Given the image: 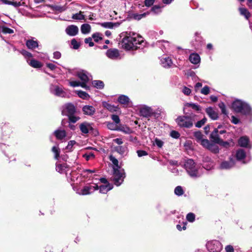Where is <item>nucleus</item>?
<instances>
[{"mask_svg": "<svg viewBox=\"0 0 252 252\" xmlns=\"http://www.w3.org/2000/svg\"><path fill=\"white\" fill-rule=\"evenodd\" d=\"M154 145H157L158 148H161L163 145V142L159 139L156 138L155 139Z\"/></svg>", "mask_w": 252, "mask_h": 252, "instance_id": "49", "label": "nucleus"}, {"mask_svg": "<svg viewBox=\"0 0 252 252\" xmlns=\"http://www.w3.org/2000/svg\"><path fill=\"white\" fill-rule=\"evenodd\" d=\"M234 161L232 159H230L229 161H224L221 162L220 168L223 169H229L234 165Z\"/></svg>", "mask_w": 252, "mask_h": 252, "instance_id": "15", "label": "nucleus"}, {"mask_svg": "<svg viewBox=\"0 0 252 252\" xmlns=\"http://www.w3.org/2000/svg\"><path fill=\"white\" fill-rule=\"evenodd\" d=\"M184 167L189 175L192 178L199 177L201 173L199 171V167L191 159L187 160L184 164Z\"/></svg>", "mask_w": 252, "mask_h": 252, "instance_id": "2", "label": "nucleus"}, {"mask_svg": "<svg viewBox=\"0 0 252 252\" xmlns=\"http://www.w3.org/2000/svg\"><path fill=\"white\" fill-rule=\"evenodd\" d=\"M112 120L114 121L115 124L117 125L120 124V119L119 116L117 115H112L111 116Z\"/></svg>", "mask_w": 252, "mask_h": 252, "instance_id": "53", "label": "nucleus"}, {"mask_svg": "<svg viewBox=\"0 0 252 252\" xmlns=\"http://www.w3.org/2000/svg\"><path fill=\"white\" fill-rule=\"evenodd\" d=\"M232 108L236 112L245 115H249L251 112V107L246 103L240 100H236L232 103Z\"/></svg>", "mask_w": 252, "mask_h": 252, "instance_id": "4", "label": "nucleus"}, {"mask_svg": "<svg viewBox=\"0 0 252 252\" xmlns=\"http://www.w3.org/2000/svg\"><path fill=\"white\" fill-rule=\"evenodd\" d=\"M161 65L165 68L170 67L172 64L171 59L169 57H163L160 60Z\"/></svg>", "mask_w": 252, "mask_h": 252, "instance_id": "17", "label": "nucleus"}, {"mask_svg": "<svg viewBox=\"0 0 252 252\" xmlns=\"http://www.w3.org/2000/svg\"><path fill=\"white\" fill-rule=\"evenodd\" d=\"M1 2L5 4L12 5L15 7L20 6L21 4L20 1H14V0H1Z\"/></svg>", "mask_w": 252, "mask_h": 252, "instance_id": "28", "label": "nucleus"}, {"mask_svg": "<svg viewBox=\"0 0 252 252\" xmlns=\"http://www.w3.org/2000/svg\"><path fill=\"white\" fill-rule=\"evenodd\" d=\"M52 151L55 154V158L56 159H58L60 156V149L56 146L53 147L52 149Z\"/></svg>", "mask_w": 252, "mask_h": 252, "instance_id": "42", "label": "nucleus"}, {"mask_svg": "<svg viewBox=\"0 0 252 252\" xmlns=\"http://www.w3.org/2000/svg\"><path fill=\"white\" fill-rule=\"evenodd\" d=\"M113 188L112 185H110V184H108L105 185H102L98 188L99 189V192L102 193H106L108 191L111 190Z\"/></svg>", "mask_w": 252, "mask_h": 252, "instance_id": "25", "label": "nucleus"}, {"mask_svg": "<svg viewBox=\"0 0 252 252\" xmlns=\"http://www.w3.org/2000/svg\"><path fill=\"white\" fill-rule=\"evenodd\" d=\"M50 90L52 94L58 96L64 97L66 95L63 88L57 85H52L50 86Z\"/></svg>", "mask_w": 252, "mask_h": 252, "instance_id": "8", "label": "nucleus"}, {"mask_svg": "<svg viewBox=\"0 0 252 252\" xmlns=\"http://www.w3.org/2000/svg\"><path fill=\"white\" fill-rule=\"evenodd\" d=\"M77 76L81 80V87L87 89L89 87L87 83L90 80L92 79V76L89 72L84 70L78 71L77 73Z\"/></svg>", "mask_w": 252, "mask_h": 252, "instance_id": "5", "label": "nucleus"}, {"mask_svg": "<svg viewBox=\"0 0 252 252\" xmlns=\"http://www.w3.org/2000/svg\"><path fill=\"white\" fill-rule=\"evenodd\" d=\"M106 55L108 58L112 60H117L120 56L119 50L114 48L108 49L106 51Z\"/></svg>", "mask_w": 252, "mask_h": 252, "instance_id": "11", "label": "nucleus"}, {"mask_svg": "<svg viewBox=\"0 0 252 252\" xmlns=\"http://www.w3.org/2000/svg\"><path fill=\"white\" fill-rule=\"evenodd\" d=\"M186 107H191L195 111H199L201 109L199 105L193 103H187L185 104Z\"/></svg>", "mask_w": 252, "mask_h": 252, "instance_id": "35", "label": "nucleus"}, {"mask_svg": "<svg viewBox=\"0 0 252 252\" xmlns=\"http://www.w3.org/2000/svg\"><path fill=\"white\" fill-rule=\"evenodd\" d=\"M209 92H210V89L207 86H204L201 90V93L203 94H205V95H207L208 94H209Z\"/></svg>", "mask_w": 252, "mask_h": 252, "instance_id": "57", "label": "nucleus"}, {"mask_svg": "<svg viewBox=\"0 0 252 252\" xmlns=\"http://www.w3.org/2000/svg\"><path fill=\"white\" fill-rule=\"evenodd\" d=\"M69 85L73 87H78V86L81 87V82H80L79 81H70V82H69Z\"/></svg>", "mask_w": 252, "mask_h": 252, "instance_id": "59", "label": "nucleus"}, {"mask_svg": "<svg viewBox=\"0 0 252 252\" xmlns=\"http://www.w3.org/2000/svg\"><path fill=\"white\" fill-rule=\"evenodd\" d=\"M194 136L196 138L197 142L199 143L200 141L203 139V134L200 131H196L194 133Z\"/></svg>", "mask_w": 252, "mask_h": 252, "instance_id": "44", "label": "nucleus"}, {"mask_svg": "<svg viewBox=\"0 0 252 252\" xmlns=\"http://www.w3.org/2000/svg\"><path fill=\"white\" fill-rule=\"evenodd\" d=\"M68 117L69 122H72L73 123H76L80 119V118L79 117L75 116L74 114L69 115Z\"/></svg>", "mask_w": 252, "mask_h": 252, "instance_id": "45", "label": "nucleus"}, {"mask_svg": "<svg viewBox=\"0 0 252 252\" xmlns=\"http://www.w3.org/2000/svg\"><path fill=\"white\" fill-rule=\"evenodd\" d=\"M82 110L85 115L92 116L94 115L95 112V109L91 105H85L83 108Z\"/></svg>", "mask_w": 252, "mask_h": 252, "instance_id": "16", "label": "nucleus"}, {"mask_svg": "<svg viewBox=\"0 0 252 252\" xmlns=\"http://www.w3.org/2000/svg\"><path fill=\"white\" fill-rule=\"evenodd\" d=\"M203 147L208 148V147L209 146V145L210 144V141L206 139H202L200 142H199Z\"/></svg>", "mask_w": 252, "mask_h": 252, "instance_id": "48", "label": "nucleus"}, {"mask_svg": "<svg viewBox=\"0 0 252 252\" xmlns=\"http://www.w3.org/2000/svg\"><path fill=\"white\" fill-rule=\"evenodd\" d=\"M107 126L108 128L110 130L118 131L119 126L115 124H114L112 122H107Z\"/></svg>", "mask_w": 252, "mask_h": 252, "instance_id": "40", "label": "nucleus"}, {"mask_svg": "<svg viewBox=\"0 0 252 252\" xmlns=\"http://www.w3.org/2000/svg\"><path fill=\"white\" fill-rule=\"evenodd\" d=\"M206 247L210 252H220L222 250L221 243L217 240H213L208 242Z\"/></svg>", "mask_w": 252, "mask_h": 252, "instance_id": "7", "label": "nucleus"}, {"mask_svg": "<svg viewBox=\"0 0 252 252\" xmlns=\"http://www.w3.org/2000/svg\"><path fill=\"white\" fill-rule=\"evenodd\" d=\"M207 149L214 153H218L219 152L218 146L211 143Z\"/></svg>", "mask_w": 252, "mask_h": 252, "instance_id": "37", "label": "nucleus"}, {"mask_svg": "<svg viewBox=\"0 0 252 252\" xmlns=\"http://www.w3.org/2000/svg\"><path fill=\"white\" fill-rule=\"evenodd\" d=\"M206 118H204L201 120L198 121L195 124L196 127H201L203 125L205 124V123L206 122Z\"/></svg>", "mask_w": 252, "mask_h": 252, "instance_id": "52", "label": "nucleus"}, {"mask_svg": "<svg viewBox=\"0 0 252 252\" xmlns=\"http://www.w3.org/2000/svg\"><path fill=\"white\" fill-rule=\"evenodd\" d=\"M30 65L34 68H40L42 67V63L38 61L32 59L30 61Z\"/></svg>", "mask_w": 252, "mask_h": 252, "instance_id": "32", "label": "nucleus"}, {"mask_svg": "<svg viewBox=\"0 0 252 252\" xmlns=\"http://www.w3.org/2000/svg\"><path fill=\"white\" fill-rule=\"evenodd\" d=\"M118 101L122 104L127 105L129 102V99L126 95H121L119 97Z\"/></svg>", "mask_w": 252, "mask_h": 252, "instance_id": "27", "label": "nucleus"}, {"mask_svg": "<svg viewBox=\"0 0 252 252\" xmlns=\"http://www.w3.org/2000/svg\"><path fill=\"white\" fill-rule=\"evenodd\" d=\"M66 168V166L65 164H57L56 166V170L59 172L62 173L63 170Z\"/></svg>", "mask_w": 252, "mask_h": 252, "instance_id": "46", "label": "nucleus"}, {"mask_svg": "<svg viewBox=\"0 0 252 252\" xmlns=\"http://www.w3.org/2000/svg\"><path fill=\"white\" fill-rule=\"evenodd\" d=\"M190 62L193 64H197L200 62L199 56L196 53L191 54L189 57Z\"/></svg>", "mask_w": 252, "mask_h": 252, "instance_id": "21", "label": "nucleus"}, {"mask_svg": "<svg viewBox=\"0 0 252 252\" xmlns=\"http://www.w3.org/2000/svg\"><path fill=\"white\" fill-rule=\"evenodd\" d=\"M116 151L121 154H124L126 152V148L123 146L116 147Z\"/></svg>", "mask_w": 252, "mask_h": 252, "instance_id": "61", "label": "nucleus"}, {"mask_svg": "<svg viewBox=\"0 0 252 252\" xmlns=\"http://www.w3.org/2000/svg\"><path fill=\"white\" fill-rule=\"evenodd\" d=\"M170 135L174 138L177 139L180 137V134L176 130H172L170 132Z\"/></svg>", "mask_w": 252, "mask_h": 252, "instance_id": "54", "label": "nucleus"}, {"mask_svg": "<svg viewBox=\"0 0 252 252\" xmlns=\"http://www.w3.org/2000/svg\"><path fill=\"white\" fill-rule=\"evenodd\" d=\"M238 144L241 147H247L249 145V138L246 136H242L239 139Z\"/></svg>", "mask_w": 252, "mask_h": 252, "instance_id": "19", "label": "nucleus"}, {"mask_svg": "<svg viewBox=\"0 0 252 252\" xmlns=\"http://www.w3.org/2000/svg\"><path fill=\"white\" fill-rule=\"evenodd\" d=\"M75 112L76 109L74 105L70 103H68L64 105L63 109L62 111V114L68 116L74 114Z\"/></svg>", "mask_w": 252, "mask_h": 252, "instance_id": "10", "label": "nucleus"}, {"mask_svg": "<svg viewBox=\"0 0 252 252\" xmlns=\"http://www.w3.org/2000/svg\"><path fill=\"white\" fill-rule=\"evenodd\" d=\"M219 106L221 110V112L223 114L226 115L227 114V113H226V111L225 110V104H224V103L221 102V103H219Z\"/></svg>", "mask_w": 252, "mask_h": 252, "instance_id": "64", "label": "nucleus"}, {"mask_svg": "<svg viewBox=\"0 0 252 252\" xmlns=\"http://www.w3.org/2000/svg\"><path fill=\"white\" fill-rule=\"evenodd\" d=\"M149 12H145L142 14L134 13L133 14L132 16L135 20H139L142 18L145 17L147 15H149Z\"/></svg>", "mask_w": 252, "mask_h": 252, "instance_id": "33", "label": "nucleus"}, {"mask_svg": "<svg viewBox=\"0 0 252 252\" xmlns=\"http://www.w3.org/2000/svg\"><path fill=\"white\" fill-rule=\"evenodd\" d=\"M92 84L95 88L98 89H102L104 86V83L100 80H94L92 82Z\"/></svg>", "mask_w": 252, "mask_h": 252, "instance_id": "31", "label": "nucleus"}, {"mask_svg": "<svg viewBox=\"0 0 252 252\" xmlns=\"http://www.w3.org/2000/svg\"><path fill=\"white\" fill-rule=\"evenodd\" d=\"M85 43L86 44H89V45L90 47H93L94 45V42H93L92 38L91 37L85 38Z\"/></svg>", "mask_w": 252, "mask_h": 252, "instance_id": "63", "label": "nucleus"}, {"mask_svg": "<svg viewBox=\"0 0 252 252\" xmlns=\"http://www.w3.org/2000/svg\"><path fill=\"white\" fill-rule=\"evenodd\" d=\"M144 42L143 38L136 33L126 32L121 41L123 48L127 50H135Z\"/></svg>", "mask_w": 252, "mask_h": 252, "instance_id": "1", "label": "nucleus"}, {"mask_svg": "<svg viewBox=\"0 0 252 252\" xmlns=\"http://www.w3.org/2000/svg\"><path fill=\"white\" fill-rule=\"evenodd\" d=\"M114 25L115 24L112 22H104L101 24L102 27L109 29L113 28Z\"/></svg>", "mask_w": 252, "mask_h": 252, "instance_id": "51", "label": "nucleus"}, {"mask_svg": "<svg viewBox=\"0 0 252 252\" xmlns=\"http://www.w3.org/2000/svg\"><path fill=\"white\" fill-rule=\"evenodd\" d=\"M118 131H121L125 134H130L132 132V130L129 127L125 126H119Z\"/></svg>", "mask_w": 252, "mask_h": 252, "instance_id": "29", "label": "nucleus"}, {"mask_svg": "<svg viewBox=\"0 0 252 252\" xmlns=\"http://www.w3.org/2000/svg\"><path fill=\"white\" fill-rule=\"evenodd\" d=\"M113 177L114 184L116 186H119L123 183L125 175L123 171H121L118 169L113 168Z\"/></svg>", "mask_w": 252, "mask_h": 252, "instance_id": "6", "label": "nucleus"}, {"mask_svg": "<svg viewBox=\"0 0 252 252\" xmlns=\"http://www.w3.org/2000/svg\"><path fill=\"white\" fill-rule=\"evenodd\" d=\"M206 112L213 120H217L218 118V113L211 107L206 108Z\"/></svg>", "mask_w": 252, "mask_h": 252, "instance_id": "20", "label": "nucleus"}, {"mask_svg": "<svg viewBox=\"0 0 252 252\" xmlns=\"http://www.w3.org/2000/svg\"><path fill=\"white\" fill-rule=\"evenodd\" d=\"M109 159L110 161L113 163L114 165L115 166L113 168H115L116 169H118L120 168L119 165V161L118 160L113 156H110L109 157Z\"/></svg>", "mask_w": 252, "mask_h": 252, "instance_id": "39", "label": "nucleus"}, {"mask_svg": "<svg viewBox=\"0 0 252 252\" xmlns=\"http://www.w3.org/2000/svg\"><path fill=\"white\" fill-rule=\"evenodd\" d=\"M239 11L241 15H244L247 19L250 17V13L245 8H239Z\"/></svg>", "mask_w": 252, "mask_h": 252, "instance_id": "36", "label": "nucleus"}, {"mask_svg": "<svg viewBox=\"0 0 252 252\" xmlns=\"http://www.w3.org/2000/svg\"><path fill=\"white\" fill-rule=\"evenodd\" d=\"M75 144H76V142L75 141H74V140L70 141L68 142V145L66 147V149L68 150V151H71L73 146Z\"/></svg>", "mask_w": 252, "mask_h": 252, "instance_id": "60", "label": "nucleus"}, {"mask_svg": "<svg viewBox=\"0 0 252 252\" xmlns=\"http://www.w3.org/2000/svg\"><path fill=\"white\" fill-rule=\"evenodd\" d=\"M236 157L238 160L244 159L246 157V153L243 149H239L236 154Z\"/></svg>", "mask_w": 252, "mask_h": 252, "instance_id": "30", "label": "nucleus"}, {"mask_svg": "<svg viewBox=\"0 0 252 252\" xmlns=\"http://www.w3.org/2000/svg\"><path fill=\"white\" fill-rule=\"evenodd\" d=\"M52 8L56 11H59L60 12H63L65 10L66 8L64 6H61L59 5H53L51 6Z\"/></svg>", "mask_w": 252, "mask_h": 252, "instance_id": "47", "label": "nucleus"}, {"mask_svg": "<svg viewBox=\"0 0 252 252\" xmlns=\"http://www.w3.org/2000/svg\"><path fill=\"white\" fill-rule=\"evenodd\" d=\"M103 106L110 112H116L119 109L118 107L108 103L107 102H103Z\"/></svg>", "mask_w": 252, "mask_h": 252, "instance_id": "23", "label": "nucleus"}, {"mask_svg": "<svg viewBox=\"0 0 252 252\" xmlns=\"http://www.w3.org/2000/svg\"><path fill=\"white\" fill-rule=\"evenodd\" d=\"M71 45L73 46V48L74 49H77L80 46V44L75 39H72L71 41Z\"/></svg>", "mask_w": 252, "mask_h": 252, "instance_id": "58", "label": "nucleus"}, {"mask_svg": "<svg viewBox=\"0 0 252 252\" xmlns=\"http://www.w3.org/2000/svg\"><path fill=\"white\" fill-rule=\"evenodd\" d=\"M72 18L79 20H84L85 16L82 14V12L81 11H80L79 13L73 14L72 16Z\"/></svg>", "mask_w": 252, "mask_h": 252, "instance_id": "38", "label": "nucleus"}, {"mask_svg": "<svg viewBox=\"0 0 252 252\" xmlns=\"http://www.w3.org/2000/svg\"><path fill=\"white\" fill-rule=\"evenodd\" d=\"M92 37L94 38L95 42H98L99 40L102 39V37L100 36V33H95L93 34Z\"/></svg>", "mask_w": 252, "mask_h": 252, "instance_id": "55", "label": "nucleus"}, {"mask_svg": "<svg viewBox=\"0 0 252 252\" xmlns=\"http://www.w3.org/2000/svg\"><path fill=\"white\" fill-rule=\"evenodd\" d=\"M80 129L84 134H87L89 130L92 129V127L90 124L87 122L81 123L79 126Z\"/></svg>", "mask_w": 252, "mask_h": 252, "instance_id": "14", "label": "nucleus"}, {"mask_svg": "<svg viewBox=\"0 0 252 252\" xmlns=\"http://www.w3.org/2000/svg\"><path fill=\"white\" fill-rule=\"evenodd\" d=\"M0 29L1 31V32L5 34H11L14 33V31L12 29H11L4 26H0Z\"/></svg>", "mask_w": 252, "mask_h": 252, "instance_id": "34", "label": "nucleus"}, {"mask_svg": "<svg viewBox=\"0 0 252 252\" xmlns=\"http://www.w3.org/2000/svg\"><path fill=\"white\" fill-rule=\"evenodd\" d=\"M77 94L80 98L84 99H87L89 97V95L87 93L82 91H78Z\"/></svg>", "mask_w": 252, "mask_h": 252, "instance_id": "41", "label": "nucleus"}, {"mask_svg": "<svg viewBox=\"0 0 252 252\" xmlns=\"http://www.w3.org/2000/svg\"><path fill=\"white\" fill-rule=\"evenodd\" d=\"M79 29L77 26L73 25L68 26L65 29L66 34L72 36L76 35Z\"/></svg>", "mask_w": 252, "mask_h": 252, "instance_id": "13", "label": "nucleus"}, {"mask_svg": "<svg viewBox=\"0 0 252 252\" xmlns=\"http://www.w3.org/2000/svg\"><path fill=\"white\" fill-rule=\"evenodd\" d=\"M195 121L194 116L191 114L189 116H180L176 120L178 125L183 128H189L193 126V122Z\"/></svg>", "mask_w": 252, "mask_h": 252, "instance_id": "3", "label": "nucleus"}, {"mask_svg": "<svg viewBox=\"0 0 252 252\" xmlns=\"http://www.w3.org/2000/svg\"><path fill=\"white\" fill-rule=\"evenodd\" d=\"M137 154L139 157L145 156L148 155V153L144 150H138L137 151Z\"/></svg>", "mask_w": 252, "mask_h": 252, "instance_id": "62", "label": "nucleus"}, {"mask_svg": "<svg viewBox=\"0 0 252 252\" xmlns=\"http://www.w3.org/2000/svg\"><path fill=\"white\" fill-rule=\"evenodd\" d=\"M91 27L88 24H84L81 27V31L83 34H88L91 32Z\"/></svg>", "mask_w": 252, "mask_h": 252, "instance_id": "26", "label": "nucleus"}, {"mask_svg": "<svg viewBox=\"0 0 252 252\" xmlns=\"http://www.w3.org/2000/svg\"><path fill=\"white\" fill-rule=\"evenodd\" d=\"M98 189V186L95 184L94 185L85 186L83 189L81 190L80 192H79V194L83 195L90 194Z\"/></svg>", "mask_w": 252, "mask_h": 252, "instance_id": "9", "label": "nucleus"}, {"mask_svg": "<svg viewBox=\"0 0 252 252\" xmlns=\"http://www.w3.org/2000/svg\"><path fill=\"white\" fill-rule=\"evenodd\" d=\"M26 46L29 49H33L37 47L38 44L37 41L29 39L26 41Z\"/></svg>", "mask_w": 252, "mask_h": 252, "instance_id": "24", "label": "nucleus"}, {"mask_svg": "<svg viewBox=\"0 0 252 252\" xmlns=\"http://www.w3.org/2000/svg\"><path fill=\"white\" fill-rule=\"evenodd\" d=\"M187 220L189 222H193L195 220V215L192 213H189L187 215Z\"/></svg>", "mask_w": 252, "mask_h": 252, "instance_id": "50", "label": "nucleus"}, {"mask_svg": "<svg viewBox=\"0 0 252 252\" xmlns=\"http://www.w3.org/2000/svg\"><path fill=\"white\" fill-rule=\"evenodd\" d=\"M153 113L152 109L149 107L144 106L140 109V115L143 117L149 118L152 115Z\"/></svg>", "mask_w": 252, "mask_h": 252, "instance_id": "12", "label": "nucleus"}, {"mask_svg": "<svg viewBox=\"0 0 252 252\" xmlns=\"http://www.w3.org/2000/svg\"><path fill=\"white\" fill-rule=\"evenodd\" d=\"M174 193L178 196H181L184 193V190L181 186H177L174 189Z\"/></svg>", "mask_w": 252, "mask_h": 252, "instance_id": "43", "label": "nucleus"}, {"mask_svg": "<svg viewBox=\"0 0 252 252\" xmlns=\"http://www.w3.org/2000/svg\"><path fill=\"white\" fill-rule=\"evenodd\" d=\"M210 138L212 141L215 143H218L221 139L219 136V130L217 128H215L212 132L210 135Z\"/></svg>", "mask_w": 252, "mask_h": 252, "instance_id": "18", "label": "nucleus"}, {"mask_svg": "<svg viewBox=\"0 0 252 252\" xmlns=\"http://www.w3.org/2000/svg\"><path fill=\"white\" fill-rule=\"evenodd\" d=\"M54 134L57 139L62 140L66 136V132L64 130L58 129L54 131Z\"/></svg>", "mask_w": 252, "mask_h": 252, "instance_id": "22", "label": "nucleus"}, {"mask_svg": "<svg viewBox=\"0 0 252 252\" xmlns=\"http://www.w3.org/2000/svg\"><path fill=\"white\" fill-rule=\"evenodd\" d=\"M83 157L87 160H89L91 158H93L94 157V155L92 153H89L88 154H85L83 155Z\"/></svg>", "mask_w": 252, "mask_h": 252, "instance_id": "56", "label": "nucleus"}]
</instances>
